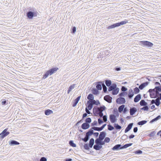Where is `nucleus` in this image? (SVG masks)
<instances>
[{"instance_id": "nucleus-1", "label": "nucleus", "mask_w": 161, "mask_h": 161, "mask_svg": "<svg viewBox=\"0 0 161 161\" xmlns=\"http://www.w3.org/2000/svg\"><path fill=\"white\" fill-rule=\"evenodd\" d=\"M150 93V96L151 98H155L158 97L161 100V93L156 91L154 89H150L148 91Z\"/></svg>"}, {"instance_id": "nucleus-2", "label": "nucleus", "mask_w": 161, "mask_h": 161, "mask_svg": "<svg viewBox=\"0 0 161 161\" xmlns=\"http://www.w3.org/2000/svg\"><path fill=\"white\" fill-rule=\"evenodd\" d=\"M128 20L127 19L125 20L124 21H121L120 22L114 24L112 25H110L108 26L107 28V29L110 30V29L114 28L116 27L119 26L121 25H124L128 23Z\"/></svg>"}, {"instance_id": "nucleus-3", "label": "nucleus", "mask_w": 161, "mask_h": 161, "mask_svg": "<svg viewBox=\"0 0 161 161\" xmlns=\"http://www.w3.org/2000/svg\"><path fill=\"white\" fill-rule=\"evenodd\" d=\"M139 44L143 47H147L149 48L151 47L153 44L151 42L147 41H140Z\"/></svg>"}, {"instance_id": "nucleus-4", "label": "nucleus", "mask_w": 161, "mask_h": 161, "mask_svg": "<svg viewBox=\"0 0 161 161\" xmlns=\"http://www.w3.org/2000/svg\"><path fill=\"white\" fill-rule=\"evenodd\" d=\"M95 144L93 146V148L96 150H98L101 149L102 146L101 145L100 143V140L99 139H97L95 141Z\"/></svg>"}, {"instance_id": "nucleus-5", "label": "nucleus", "mask_w": 161, "mask_h": 161, "mask_svg": "<svg viewBox=\"0 0 161 161\" xmlns=\"http://www.w3.org/2000/svg\"><path fill=\"white\" fill-rule=\"evenodd\" d=\"M7 130L8 128L5 129L0 134V136L1 138H3L4 137L9 134L10 133L9 131H7Z\"/></svg>"}, {"instance_id": "nucleus-6", "label": "nucleus", "mask_w": 161, "mask_h": 161, "mask_svg": "<svg viewBox=\"0 0 161 161\" xmlns=\"http://www.w3.org/2000/svg\"><path fill=\"white\" fill-rule=\"evenodd\" d=\"M101 107L102 109V110H101V111L98 112L96 114H95L94 115L98 116L100 117H102V116L103 115V112L105 110L106 108L104 105L101 106Z\"/></svg>"}, {"instance_id": "nucleus-7", "label": "nucleus", "mask_w": 161, "mask_h": 161, "mask_svg": "<svg viewBox=\"0 0 161 161\" xmlns=\"http://www.w3.org/2000/svg\"><path fill=\"white\" fill-rule=\"evenodd\" d=\"M107 135V133L105 131H103L101 132L99 135L98 138L97 139L100 140H103L105 137Z\"/></svg>"}, {"instance_id": "nucleus-8", "label": "nucleus", "mask_w": 161, "mask_h": 161, "mask_svg": "<svg viewBox=\"0 0 161 161\" xmlns=\"http://www.w3.org/2000/svg\"><path fill=\"white\" fill-rule=\"evenodd\" d=\"M117 103L119 104H123L125 102V99L123 97H120L118 98L116 100Z\"/></svg>"}, {"instance_id": "nucleus-9", "label": "nucleus", "mask_w": 161, "mask_h": 161, "mask_svg": "<svg viewBox=\"0 0 161 161\" xmlns=\"http://www.w3.org/2000/svg\"><path fill=\"white\" fill-rule=\"evenodd\" d=\"M116 116L115 115L111 114L109 115V119L111 123H114L117 121Z\"/></svg>"}, {"instance_id": "nucleus-10", "label": "nucleus", "mask_w": 161, "mask_h": 161, "mask_svg": "<svg viewBox=\"0 0 161 161\" xmlns=\"http://www.w3.org/2000/svg\"><path fill=\"white\" fill-rule=\"evenodd\" d=\"M122 146L121 144H118L115 145L113 147L112 149L114 151H119L121 149H122Z\"/></svg>"}, {"instance_id": "nucleus-11", "label": "nucleus", "mask_w": 161, "mask_h": 161, "mask_svg": "<svg viewBox=\"0 0 161 161\" xmlns=\"http://www.w3.org/2000/svg\"><path fill=\"white\" fill-rule=\"evenodd\" d=\"M101 108H102L101 107H99L97 106L94 107L93 108V112L94 115L98 112L101 111V110H102V109H101Z\"/></svg>"}, {"instance_id": "nucleus-12", "label": "nucleus", "mask_w": 161, "mask_h": 161, "mask_svg": "<svg viewBox=\"0 0 161 161\" xmlns=\"http://www.w3.org/2000/svg\"><path fill=\"white\" fill-rule=\"evenodd\" d=\"M93 105L92 101L90 100H88L87 101L86 106L88 109L91 110L93 108Z\"/></svg>"}, {"instance_id": "nucleus-13", "label": "nucleus", "mask_w": 161, "mask_h": 161, "mask_svg": "<svg viewBox=\"0 0 161 161\" xmlns=\"http://www.w3.org/2000/svg\"><path fill=\"white\" fill-rule=\"evenodd\" d=\"M104 99L105 101L107 102L108 103H111L112 102V98L109 95H107L105 96L104 97Z\"/></svg>"}, {"instance_id": "nucleus-14", "label": "nucleus", "mask_w": 161, "mask_h": 161, "mask_svg": "<svg viewBox=\"0 0 161 161\" xmlns=\"http://www.w3.org/2000/svg\"><path fill=\"white\" fill-rule=\"evenodd\" d=\"M134 95V93L132 89H130L129 90L128 93H127V96L130 99L132 98Z\"/></svg>"}, {"instance_id": "nucleus-15", "label": "nucleus", "mask_w": 161, "mask_h": 161, "mask_svg": "<svg viewBox=\"0 0 161 161\" xmlns=\"http://www.w3.org/2000/svg\"><path fill=\"white\" fill-rule=\"evenodd\" d=\"M58 69V68L57 67H54L50 69L47 70V71L49 74L50 75H51L54 73H55Z\"/></svg>"}, {"instance_id": "nucleus-16", "label": "nucleus", "mask_w": 161, "mask_h": 161, "mask_svg": "<svg viewBox=\"0 0 161 161\" xmlns=\"http://www.w3.org/2000/svg\"><path fill=\"white\" fill-rule=\"evenodd\" d=\"M137 108L134 107H130V115H133L137 111Z\"/></svg>"}, {"instance_id": "nucleus-17", "label": "nucleus", "mask_w": 161, "mask_h": 161, "mask_svg": "<svg viewBox=\"0 0 161 161\" xmlns=\"http://www.w3.org/2000/svg\"><path fill=\"white\" fill-rule=\"evenodd\" d=\"M133 125V123H130L129 124H128L126 129H125V133H127L131 129Z\"/></svg>"}, {"instance_id": "nucleus-18", "label": "nucleus", "mask_w": 161, "mask_h": 161, "mask_svg": "<svg viewBox=\"0 0 161 161\" xmlns=\"http://www.w3.org/2000/svg\"><path fill=\"white\" fill-rule=\"evenodd\" d=\"M117 86V85L115 83H113L112 84V85H110V86H108V91L109 92L112 91L115 88H116Z\"/></svg>"}, {"instance_id": "nucleus-19", "label": "nucleus", "mask_w": 161, "mask_h": 161, "mask_svg": "<svg viewBox=\"0 0 161 161\" xmlns=\"http://www.w3.org/2000/svg\"><path fill=\"white\" fill-rule=\"evenodd\" d=\"M149 82L148 81H146L142 83L139 86V88L141 90H142L145 87L147 86L149 84Z\"/></svg>"}, {"instance_id": "nucleus-20", "label": "nucleus", "mask_w": 161, "mask_h": 161, "mask_svg": "<svg viewBox=\"0 0 161 161\" xmlns=\"http://www.w3.org/2000/svg\"><path fill=\"white\" fill-rule=\"evenodd\" d=\"M90 127L89 124L86 122L83 123L81 125V128L83 130H86L88 129Z\"/></svg>"}, {"instance_id": "nucleus-21", "label": "nucleus", "mask_w": 161, "mask_h": 161, "mask_svg": "<svg viewBox=\"0 0 161 161\" xmlns=\"http://www.w3.org/2000/svg\"><path fill=\"white\" fill-rule=\"evenodd\" d=\"M141 95L140 94H138L134 98V101L135 103H137L139 102L141 98Z\"/></svg>"}, {"instance_id": "nucleus-22", "label": "nucleus", "mask_w": 161, "mask_h": 161, "mask_svg": "<svg viewBox=\"0 0 161 161\" xmlns=\"http://www.w3.org/2000/svg\"><path fill=\"white\" fill-rule=\"evenodd\" d=\"M35 14L33 12L31 11H29L27 13V16L29 19H32L34 16H36L35 15Z\"/></svg>"}, {"instance_id": "nucleus-23", "label": "nucleus", "mask_w": 161, "mask_h": 161, "mask_svg": "<svg viewBox=\"0 0 161 161\" xmlns=\"http://www.w3.org/2000/svg\"><path fill=\"white\" fill-rule=\"evenodd\" d=\"M119 88L117 86L116 88H115L112 91V94L114 95H116L119 92Z\"/></svg>"}, {"instance_id": "nucleus-24", "label": "nucleus", "mask_w": 161, "mask_h": 161, "mask_svg": "<svg viewBox=\"0 0 161 161\" xmlns=\"http://www.w3.org/2000/svg\"><path fill=\"white\" fill-rule=\"evenodd\" d=\"M96 89L97 90H102V87L101 86V85L100 81L96 82Z\"/></svg>"}, {"instance_id": "nucleus-25", "label": "nucleus", "mask_w": 161, "mask_h": 161, "mask_svg": "<svg viewBox=\"0 0 161 161\" xmlns=\"http://www.w3.org/2000/svg\"><path fill=\"white\" fill-rule=\"evenodd\" d=\"M98 90L95 88H92V93L94 95H97L99 93Z\"/></svg>"}, {"instance_id": "nucleus-26", "label": "nucleus", "mask_w": 161, "mask_h": 161, "mask_svg": "<svg viewBox=\"0 0 161 161\" xmlns=\"http://www.w3.org/2000/svg\"><path fill=\"white\" fill-rule=\"evenodd\" d=\"M104 82L105 85L108 87L110 86L112 84V83L111 80H105Z\"/></svg>"}, {"instance_id": "nucleus-27", "label": "nucleus", "mask_w": 161, "mask_h": 161, "mask_svg": "<svg viewBox=\"0 0 161 161\" xmlns=\"http://www.w3.org/2000/svg\"><path fill=\"white\" fill-rule=\"evenodd\" d=\"M76 84H73L71 85L69 87L67 91V92L68 94H69L70 92L72 91V89H73L75 86H76Z\"/></svg>"}, {"instance_id": "nucleus-28", "label": "nucleus", "mask_w": 161, "mask_h": 161, "mask_svg": "<svg viewBox=\"0 0 161 161\" xmlns=\"http://www.w3.org/2000/svg\"><path fill=\"white\" fill-rule=\"evenodd\" d=\"M93 130L92 129V127L88 130V131L86 133V134L89 137L94 133Z\"/></svg>"}, {"instance_id": "nucleus-29", "label": "nucleus", "mask_w": 161, "mask_h": 161, "mask_svg": "<svg viewBox=\"0 0 161 161\" xmlns=\"http://www.w3.org/2000/svg\"><path fill=\"white\" fill-rule=\"evenodd\" d=\"M161 118V116L160 115H158L156 117L151 120L150 123H152L154 122L157 121L158 120L160 119Z\"/></svg>"}, {"instance_id": "nucleus-30", "label": "nucleus", "mask_w": 161, "mask_h": 161, "mask_svg": "<svg viewBox=\"0 0 161 161\" xmlns=\"http://www.w3.org/2000/svg\"><path fill=\"white\" fill-rule=\"evenodd\" d=\"M140 104L141 106H142L148 105L147 103L143 99L142 100L140 101Z\"/></svg>"}, {"instance_id": "nucleus-31", "label": "nucleus", "mask_w": 161, "mask_h": 161, "mask_svg": "<svg viewBox=\"0 0 161 161\" xmlns=\"http://www.w3.org/2000/svg\"><path fill=\"white\" fill-rule=\"evenodd\" d=\"M53 113L52 110L49 109L46 110L44 111L45 114L46 115H48Z\"/></svg>"}, {"instance_id": "nucleus-32", "label": "nucleus", "mask_w": 161, "mask_h": 161, "mask_svg": "<svg viewBox=\"0 0 161 161\" xmlns=\"http://www.w3.org/2000/svg\"><path fill=\"white\" fill-rule=\"evenodd\" d=\"M124 107H125V105L124 104H122L119 107L118 109L119 113H121L122 112Z\"/></svg>"}, {"instance_id": "nucleus-33", "label": "nucleus", "mask_w": 161, "mask_h": 161, "mask_svg": "<svg viewBox=\"0 0 161 161\" xmlns=\"http://www.w3.org/2000/svg\"><path fill=\"white\" fill-rule=\"evenodd\" d=\"M90 139V137L87 136V135H86L85 137L84 138H81V140L84 142H87L89 139Z\"/></svg>"}, {"instance_id": "nucleus-34", "label": "nucleus", "mask_w": 161, "mask_h": 161, "mask_svg": "<svg viewBox=\"0 0 161 161\" xmlns=\"http://www.w3.org/2000/svg\"><path fill=\"white\" fill-rule=\"evenodd\" d=\"M114 127L117 130H120L122 127L121 126L119 125L117 123H114Z\"/></svg>"}, {"instance_id": "nucleus-35", "label": "nucleus", "mask_w": 161, "mask_h": 161, "mask_svg": "<svg viewBox=\"0 0 161 161\" xmlns=\"http://www.w3.org/2000/svg\"><path fill=\"white\" fill-rule=\"evenodd\" d=\"M84 147L85 149L87 150H89L90 148H92L89 144L87 143L85 144Z\"/></svg>"}, {"instance_id": "nucleus-36", "label": "nucleus", "mask_w": 161, "mask_h": 161, "mask_svg": "<svg viewBox=\"0 0 161 161\" xmlns=\"http://www.w3.org/2000/svg\"><path fill=\"white\" fill-rule=\"evenodd\" d=\"M147 121L145 120H143L138 122L137 123V124L138 125H142L144 124H146L147 123Z\"/></svg>"}, {"instance_id": "nucleus-37", "label": "nucleus", "mask_w": 161, "mask_h": 161, "mask_svg": "<svg viewBox=\"0 0 161 161\" xmlns=\"http://www.w3.org/2000/svg\"><path fill=\"white\" fill-rule=\"evenodd\" d=\"M94 143V139L93 138H91L89 141V145L91 147H92Z\"/></svg>"}, {"instance_id": "nucleus-38", "label": "nucleus", "mask_w": 161, "mask_h": 161, "mask_svg": "<svg viewBox=\"0 0 161 161\" xmlns=\"http://www.w3.org/2000/svg\"><path fill=\"white\" fill-rule=\"evenodd\" d=\"M69 144L70 146L72 147H76V144L72 140H70L69 141Z\"/></svg>"}, {"instance_id": "nucleus-39", "label": "nucleus", "mask_w": 161, "mask_h": 161, "mask_svg": "<svg viewBox=\"0 0 161 161\" xmlns=\"http://www.w3.org/2000/svg\"><path fill=\"white\" fill-rule=\"evenodd\" d=\"M113 114L115 115V116H116L117 117H118L119 115V112L116 108H114L113 111Z\"/></svg>"}, {"instance_id": "nucleus-40", "label": "nucleus", "mask_w": 161, "mask_h": 161, "mask_svg": "<svg viewBox=\"0 0 161 161\" xmlns=\"http://www.w3.org/2000/svg\"><path fill=\"white\" fill-rule=\"evenodd\" d=\"M87 98L88 100H93L94 99V97L93 95L92 94L90 93L87 97Z\"/></svg>"}, {"instance_id": "nucleus-41", "label": "nucleus", "mask_w": 161, "mask_h": 161, "mask_svg": "<svg viewBox=\"0 0 161 161\" xmlns=\"http://www.w3.org/2000/svg\"><path fill=\"white\" fill-rule=\"evenodd\" d=\"M132 143H127L125 145H123V146H122V149L126 148L128 147H129L132 145Z\"/></svg>"}, {"instance_id": "nucleus-42", "label": "nucleus", "mask_w": 161, "mask_h": 161, "mask_svg": "<svg viewBox=\"0 0 161 161\" xmlns=\"http://www.w3.org/2000/svg\"><path fill=\"white\" fill-rule=\"evenodd\" d=\"M92 102L93 105H95L97 106L100 104V103L98 100L96 101L94 100H93L92 101Z\"/></svg>"}, {"instance_id": "nucleus-43", "label": "nucleus", "mask_w": 161, "mask_h": 161, "mask_svg": "<svg viewBox=\"0 0 161 161\" xmlns=\"http://www.w3.org/2000/svg\"><path fill=\"white\" fill-rule=\"evenodd\" d=\"M140 89L139 87H136L134 89V93L135 94H137L139 92Z\"/></svg>"}, {"instance_id": "nucleus-44", "label": "nucleus", "mask_w": 161, "mask_h": 161, "mask_svg": "<svg viewBox=\"0 0 161 161\" xmlns=\"http://www.w3.org/2000/svg\"><path fill=\"white\" fill-rule=\"evenodd\" d=\"M92 129L95 131H100L102 130L100 127L93 126L92 127Z\"/></svg>"}, {"instance_id": "nucleus-45", "label": "nucleus", "mask_w": 161, "mask_h": 161, "mask_svg": "<svg viewBox=\"0 0 161 161\" xmlns=\"http://www.w3.org/2000/svg\"><path fill=\"white\" fill-rule=\"evenodd\" d=\"M149 109V107L148 105L143 106V107L140 108V110L144 111H148Z\"/></svg>"}, {"instance_id": "nucleus-46", "label": "nucleus", "mask_w": 161, "mask_h": 161, "mask_svg": "<svg viewBox=\"0 0 161 161\" xmlns=\"http://www.w3.org/2000/svg\"><path fill=\"white\" fill-rule=\"evenodd\" d=\"M9 144L11 145H19V143L15 141H12L9 143Z\"/></svg>"}, {"instance_id": "nucleus-47", "label": "nucleus", "mask_w": 161, "mask_h": 161, "mask_svg": "<svg viewBox=\"0 0 161 161\" xmlns=\"http://www.w3.org/2000/svg\"><path fill=\"white\" fill-rule=\"evenodd\" d=\"M108 130L111 131L114 129V127L112 125L109 124L108 125Z\"/></svg>"}, {"instance_id": "nucleus-48", "label": "nucleus", "mask_w": 161, "mask_h": 161, "mask_svg": "<svg viewBox=\"0 0 161 161\" xmlns=\"http://www.w3.org/2000/svg\"><path fill=\"white\" fill-rule=\"evenodd\" d=\"M91 119L89 117L86 118L85 120V122L88 124H89L91 122Z\"/></svg>"}, {"instance_id": "nucleus-49", "label": "nucleus", "mask_w": 161, "mask_h": 161, "mask_svg": "<svg viewBox=\"0 0 161 161\" xmlns=\"http://www.w3.org/2000/svg\"><path fill=\"white\" fill-rule=\"evenodd\" d=\"M156 91L159 92H161V85L160 86H156L154 88Z\"/></svg>"}, {"instance_id": "nucleus-50", "label": "nucleus", "mask_w": 161, "mask_h": 161, "mask_svg": "<svg viewBox=\"0 0 161 161\" xmlns=\"http://www.w3.org/2000/svg\"><path fill=\"white\" fill-rule=\"evenodd\" d=\"M127 94V92H122L119 94V96L122 97L126 95Z\"/></svg>"}, {"instance_id": "nucleus-51", "label": "nucleus", "mask_w": 161, "mask_h": 161, "mask_svg": "<svg viewBox=\"0 0 161 161\" xmlns=\"http://www.w3.org/2000/svg\"><path fill=\"white\" fill-rule=\"evenodd\" d=\"M134 153L136 154H141L142 153V151L140 150H138L135 151Z\"/></svg>"}, {"instance_id": "nucleus-52", "label": "nucleus", "mask_w": 161, "mask_h": 161, "mask_svg": "<svg viewBox=\"0 0 161 161\" xmlns=\"http://www.w3.org/2000/svg\"><path fill=\"white\" fill-rule=\"evenodd\" d=\"M121 90L122 92H126L127 90V88L125 86H122Z\"/></svg>"}, {"instance_id": "nucleus-53", "label": "nucleus", "mask_w": 161, "mask_h": 161, "mask_svg": "<svg viewBox=\"0 0 161 161\" xmlns=\"http://www.w3.org/2000/svg\"><path fill=\"white\" fill-rule=\"evenodd\" d=\"M49 75H50L49 74L47 71L46 72L44 75L43 79H45L47 78Z\"/></svg>"}, {"instance_id": "nucleus-54", "label": "nucleus", "mask_w": 161, "mask_h": 161, "mask_svg": "<svg viewBox=\"0 0 161 161\" xmlns=\"http://www.w3.org/2000/svg\"><path fill=\"white\" fill-rule=\"evenodd\" d=\"M160 100H161L160 99V98L159 99L157 98V100L155 103V104L157 106H158L160 104Z\"/></svg>"}, {"instance_id": "nucleus-55", "label": "nucleus", "mask_w": 161, "mask_h": 161, "mask_svg": "<svg viewBox=\"0 0 161 161\" xmlns=\"http://www.w3.org/2000/svg\"><path fill=\"white\" fill-rule=\"evenodd\" d=\"M78 102L75 99L74 101V102H73V103L72 104V106L73 107H75L78 103Z\"/></svg>"}, {"instance_id": "nucleus-56", "label": "nucleus", "mask_w": 161, "mask_h": 161, "mask_svg": "<svg viewBox=\"0 0 161 161\" xmlns=\"http://www.w3.org/2000/svg\"><path fill=\"white\" fill-rule=\"evenodd\" d=\"M110 138L108 137H106L104 138V141L105 143H108L110 141Z\"/></svg>"}, {"instance_id": "nucleus-57", "label": "nucleus", "mask_w": 161, "mask_h": 161, "mask_svg": "<svg viewBox=\"0 0 161 161\" xmlns=\"http://www.w3.org/2000/svg\"><path fill=\"white\" fill-rule=\"evenodd\" d=\"M76 30V27L75 26L73 27L72 28L71 32L73 34L75 33V32Z\"/></svg>"}, {"instance_id": "nucleus-58", "label": "nucleus", "mask_w": 161, "mask_h": 161, "mask_svg": "<svg viewBox=\"0 0 161 161\" xmlns=\"http://www.w3.org/2000/svg\"><path fill=\"white\" fill-rule=\"evenodd\" d=\"M156 132L155 131H152L149 134V136L151 137H153L155 135Z\"/></svg>"}, {"instance_id": "nucleus-59", "label": "nucleus", "mask_w": 161, "mask_h": 161, "mask_svg": "<svg viewBox=\"0 0 161 161\" xmlns=\"http://www.w3.org/2000/svg\"><path fill=\"white\" fill-rule=\"evenodd\" d=\"M97 121L95 120L94 122L91 124V126H97Z\"/></svg>"}, {"instance_id": "nucleus-60", "label": "nucleus", "mask_w": 161, "mask_h": 161, "mask_svg": "<svg viewBox=\"0 0 161 161\" xmlns=\"http://www.w3.org/2000/svg\"><path fill=\"white\" fill-rule=\"evenodd\" d=\"M103 119L104 122H106L107 120V116L106 115H103Z\"/></svg>"}, {"instance_id": "nucleus-61", "label": "nucleus", "mask_w": 161, "mask_h": 161, "mask_svg": "<svg viewBox=\"0 0 161 161\" xmlns=\"http://www.w3.org/2000/svg\"><path fill=\"white\" fill-rule=\"evenodd\" d=\"M128 111V110L127 108V107H124V109L123 110V111H122L123 114H126V113Z\"/></svg>"}, {"instance_id": "nucleus-62", "label": "nucleus", "mask_w": 161, "mask_h": 161, "mask_svg": "<svg viewBox=\"0 0 161 161\" xmlns=\"http://www.w3.org/2000/svg\"><path fill=\"white\" fill-rule=\"evenodd\" d=\"M90 110L88 109L87 107H86L85 108V111L86 113L87 114H91L90 112L89 111Z\"/></svg>"}, {"instance_id": "nucleus-63", "label": "nucleus", "mask_w": 161, "mask_h": 161, "mask_svg": "<svg viewBox=\"0 0 161 161\" xmlns=\"http://www.w3.org/2000/svg\"><path fill=\"white\" fill-rule=\"evenodd\" d=\"M100 83H101V86L103 88V87H106L105 85V84L104 83V82L100 81Z\"/></svg>"}, {"instance_id": "nucleus-64", "label": "nucleus", "mask_w": 161, "mask_h": 161, "mask_svg": "<svg viewBox=\"0 0 161 161\" xmlns=\"http://www.w3.org/2000/svg\"><path fill=\"white\" fill-rule=\"evenodd\" d=\"M98 124L100 125H101V124H102L103 123V120L100 118L98 119Z\"/></svg>"}]
</instances>
